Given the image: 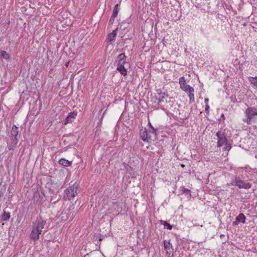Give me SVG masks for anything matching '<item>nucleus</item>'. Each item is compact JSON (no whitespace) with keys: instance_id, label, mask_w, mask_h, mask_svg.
<instances>
[{"instance_id":"obj_30","label":"nucleus","mask_w":257,"mask_h":257,"mask_svg":"<svg viewBox=\"0 0 257 257\" xmlns=\"http://www.w3.org/2000/svg\"><path fill=\"white\" fill-rule=\"evenodd\" d=\"M161 222L163 223V224L164 225L165 227L166 226V225L168 223L167 222L165 221H162L161 220Z\"/></svg>"},{"instance_id":"obj_21","label":"nucleus","mask_w":257,"mask_h":257,"mask_svg":"<svg viewBox=\"0 0 257 257\" xmlns=\"http://www.w3.org/2000/svg\"><path fill=\"white\" fill-rule=\"evenodd\" d=\"M118 5L116 4L113 9V13H112V18H115L118 14Z\"/></svg>"},{"instance_id":"obj_23","label":"nucleus","mask_w":257,"mask_h":257,"mask_svg":"<svg viewBox=\"0 0 257 257\" xmlns=\"http://www.w3.org/2000/svg\"><path fill=\"white\" fill-rule=\"evenodd\" d=\"M193 92H188L189 93L188 96L189 97L190 102H193L195 101L194 95L193 94Z\"/></svg>"},{"instance_id":"obj_4","label":"nucleus","mask_w":257,"mask_h":257,"mask_svg":"<svg viewBox=\"0 0 257 257\" xmlns=\"http://www.w3.org/2000/svg\"><path fill=\"white\" fill-rule=\"evenodd\" d=\"M230 185L237 186L239 189H249L251 187V184L250 183L241 180L238 176H235L234 178L232 179Z\"/></svg>"},{"instance_id":"obj_9","label":"nucleus","mask_w":257,"mask_h":257,"mask_svg":"<svg viewBox=\"0 0 257 257\" xmlns=\"http://www.w3.org/2000/svg\"><path fill=\"white\" fill-rule=\"evenodd\" d=\"M41 232L36 230L32 228V231L30 234V238L33 239L35 241H37L39 239L40 234H41Z\"/></svg>"},{"instance_id":"obj_25","label":"nucleus","mask_w":257,"mask_h":257,"mask_svg":"<svg viewBox=\"0 0 257 257\" xmlns=\"http://www.w3.org/2000/svg\"><path fill=\"white\" fill-rule=\"evenodd\" d=\"M209 106L208 104H206L205 106V112L208 114L209 113Z\"/></svg>"},{"instance_id":"obj_32","label":"nucleus","mask_w":257,"mask_h":257,"mask_svg":"<svg viewBox=\"0 0 257 257\" xmlns=\"http://www.w3.org/2000/svg\"><path fill=\"white\" fill-rule=\"evenodd\" d=\"M69 63V62H67V63H66V64H65V66H66V67H68Z\"/></svg>"},{"instance_id":"obj_19","label":"nucleus","mask_w":257,"mask_h":257,"mask_svg":"<svg viewBox=\"0 0 257 257\" xmlns=\"http://www.w3.org/2000/svg\"><path fill=\"white\" fill-rule=\"evenodd\" d=\"M180 190L183 193L185 194L186 195H189V196H191V191L185 188V187H181Z\"/></svg>"},{"instance_id":"obj_1","label":"nucleus","mask_w":257,"mask_h":257,"mask_svg":"<svg viewBox=\"0 0 257 257\" xmlns=\"http://www.w3.org/2000/svg\"><path fill=\"white\" fill-rule=\"evenodd\" d=\"M126 56H125L124 53H121L119 54L117 58V70L124 76L127 75V70L124 67V65L126 64Z\"/></svg>"},{"instance_id":"obj_15","label":"nucleus","mask_w":257,"mask_h":257,"mask_svg":"<svg viewBox=\"0 0 257 257\" xmlns=\"http://www.w3.org/2000/svg\"><path fill=\"white\" fill-rule=\"evenodd\" d=\"M117 29H115L108 35V40L109 42H112L114 40V38L116 37Z\"/></svg>"},{"instance_id":"obj_20","label":"nucleus","mask_w":257,"mask_h":257,"mask_svg":"<svg viewBox=\"0 0 257 257\" xmlns=\"http://www.w3.org/2000/svg\"><path fill=\"white\" fill-rule=\"evenodd\" d=\"M1 57L7 60L9 59L10 55L6 51H2L1 52Z\"/></svg>"},{"instance_id":"obj_3","label":"nucleus","mask_w":257,"mask_h":257,"mask_svg":"<svg viewBox=\"0 0 257 257\" xmlns=\"http://www.w3.org/2000/svg\"><path fill=\"white\" fill-rule=\"evenodd\" d=\"M79 185L75 183L64 191V198L65 200H71L78 194Z\"/></svg>"},{"instance_id":"obj_17","label":"nucleus","mask_w":257,"mask_h":257,"mask_svg":"<svg viewBox=\"0 0 257 257\" xmlns=\"http://www.w3.org/2000/svg\"><path fill=\"white\" fill-rule=\"evenodd\" d=\"M11 217L10 213L9 212H4V213L1 216V220L3 221H8Z\"/></svg>"},{"instance_id":"obj_18","label":"nucleus","mask_w":257,"mask_h":257,"mask_svg":"<svg viewBox=\"0 0 257 257\" xmlns=\"http://www.w3.org/2000/svg\"><path fill=\"white\" fill-rule=\"evenodd\" d=\"M248 80L251 84L257 88V76L249 77Z\"/></svg>"},{"instance_id":"obj_14","label":"nucleus","mask_w":257,"mask_h":257,"mask_svg":"<svg viewBox=\"0 0 257 257\" xmlns=\"http://www.w3.org/2000/svg\"><path fill=\"white\" fill-rule=\"evenodd\" d=\"M235 219L238 222H241L242 223H245L246 217L243 213H239V215L236 217Z\"/></svg>"},{"instance_id":"obj_28","label":"nucleus","mask_w":257,"mask_h":257,"mask_svg":"<svg viewBox=\"0 0 257 257\" xmlns=\"http://www.w3.org/2000/svg\"><path fill=\"white\" fill-rule=\"evenodd\" d=\"M239 223V222H238L236 220L235 221H233V223H232V224L233 225H238V224Z\"/></svg>"},{"instance_id":"obj_29","label":"nucleus","mask_w":257,"mask_h":257,"mask_svg":"<svg viewBox=\"0 0 257 257\" xmlns=\"http://www.w3.org/2000/svg\"><path fill=\"white\" fill-rule=\"evenodd\" d=\"M114 18L113 19L112 18V16H111V18H110V19L109 20V23L112 24L113 22L114 21Z\"/></svg>"},{"instance_id":"obj_5","label":"nucleus","mask_w":257,"mask_h":257,"mask_svg":"<svg viewBox=\"0 0 257 257\" xmlns=\"http://www.w3.org/2000/svg\"><path fill=\"white\" fill-rule=\"evenodd\" d=\"M45 224L46 221L41 216H39L36 218L34 222V225L32 228L42 232Z\"/></svg>"},{"instance_id":"obj_34","label":"nucleus","mask_w":257,"mask_h":257,"mask_svg":"<svg viewBox=\"0 0 257 257\" xmlns=\"http://www.w3.org/2000/svg\"><path fill=\"white\" fill-rule=\"evenodd\" d=\"M221 116H222V117H224V115L222 114Z\"/></svg>"},{"instance_id":"obj_13","label":"nucleus","mask_w":257,"mask_h":257,"mask_svg":"<svg viewBox=\"0 0 257 257\" xmlns=\"http://www.w3.org/2000/svg\"><path fill=\"white\" fill-rule=\"evenodd\" d=\"M19 133V128L16 125H14L12 127L11 131V135L12 138H17V135Z\"/></svg>"},{"instance_id":"obj_27","label":"nucleus","mask_w":257,"mask_h":257,"mask_svg":"<svg viewBox=\"0 0 257 257\" xmlns=\"http://www.w3.org/2000/svg\"><path fill=\"white\" fill-rule=\"evenodd\" d=\"M149 125H150V127H151V128H152V130H153L154 133H155V132L156 131V129H155V128L153 127V126H152V125L151 124V123H149Z\"/></svg>"},{"instance_id":"obj_22","label":"nucleus","mask_w":257,"mask_h":257,"mask_svg":"<svg viewBox=\"0 0 257 257\" xmlns=\"http://www.w3.org/2000/svg\"><path fill=\"white\" fill-rule=\"evenodd\" d=\"M164 247H165V249L167 250H170L172 247V245L170 243V242L168 241L167 240H164Z\"/></svg>"},{"instance_id":"obj_24","label":"nucleus","mask_w":257,"mask_h":257,"mask_svg":"<svg viewBox=\"0 0 257 257\" xmlns=\"http://www.w3.org/2000/svg\"><path fill=\"white\" fill-rule=\"evenodd\" d=\"M224 145H225V147L224 148V150L225 151H229L231 148V145L228 143V141Z\"/></svg>"},{"instance_id":"obj_10","label":"nucleus","mask_w":257,"mask_h":257,"mask_svg":"<svg viewBox=\"0 0 257 257\" xmlns=\"http://www.w3.org/2000/svg\"><path fill=\"white\" fill-rule=\"evenodd\" d=\"M140 135L144 142H148L149 138H148V132L146 128L141 129Z\"/></svg>"},{"instance_id":"obj_6","label":"nucleus","mask_w":257,"mask_h":257,"mask_svg":"<svg viewBox=\"0 0 257 257\" xmlns=\"http://www.w3.org/2000/svg\"><path fill=\"white\" fill-rule=\"evenodd\" d=\"M216 136L217 137L218 140L217 144V146L218 147L223 146L224 144L227 142L226 137L224 132L219 131L216 133Z\"/></svg>"},{"instance_id":"obj_8","label":"nucleus","mask_w":257,"mask_h":257,"mask_svg":"<svg viewBox=\"0 0 257 257\" xmlns=\"http://www.w3.org/2000/svg\"><path fill=\"white\" fill-rule=\"evenodd\" d=\"M169 95L167 93L162 92L161 90H157V95L156 96L159 102H163L165 99L168 97Z\"/></svg>"},{"instance_id":"obj_16","label":"nucleus","mask_w":257,"mask_h":257,"mask_svg":"<svg viewBox=\"0 0 257 257\" xmlns=\"http://www.w3.org/2000/svg\"><path fill=\"white\" fill-rule=\"evenodd\" d=\"M59 163L64 166L68 167L70 166L71 164V162L68 160L65 159H61L59 161Z\"/></svg>"},{"instance_id":"obj_2","label":"nucleus","mask_w":257,"mask_h":257,"mask_svg":"<svg viewBox=\"0 0 257 257\" xmlns=\"http://www.w3.org/2000/svg\"><path fill=\"white\" fill-rule=\"evenodd\" d=\"M246 118L243 121L248 124L255 122V116L257 115V108L254 107H249L245 111Z\"/></svg>"},{"instance_id":"obj_12","label":"nucleus","mask_w":257,"mask_h":257,"mask_svg":"<svg viewBox=\"0 0 257 257\" xmlns=\"http://www.w3.org/2000/svg\"><path fill=\"white\" fill-rule=\"evenodd\" d=\"M12 143L8 146V148L9 150L14 151L16 148V146L18 143V139L16 137L12 138Z\"/></svg>"},{"instance_id":"obj_7","label":"nucleus","mask_w":257,"mask_h":257,"mask_svg":"<svg viewBox=\"0 0 257 257\" xmlns=\"http://www.w3.org/2000/svg\"><path fill=\"white\" fill-rule=\"evenodd\" d=\"M179 83L180 88L184 91L186 92L194 91V89L192 87L186 84L184 77L180 78Z\"/></svg>"},{"instance_id":"obj_26","label":"nucleus","mask_w":257,"mask_h":257,"mask_svg":"<svg viewBox=\"0 0 257 257\" xmlns=\"http://www.w3.org/2000/svg\"><path fill=\"white\" fill-rule=\"evenodd\" d=\"M166 227L167 228L171 230L172 229V225H171L169 223H168L167 225H166V226L165 227Z\"/></svg>"},{"instance_id":"obj_33","label":"nucleus","mask_w":257,"mask_h":257,"mask_svg":"<svg viewBox=\"0 0 257 257\" xmlns=\"http://www.w3.org/2000/svg\"><path fill=\"white\" fill-rule=\"evenodd\" d=\"M38 194V193H35V194H34V197H35V196L36 195H37Z\"/></svg>"},{"instance_id":"obj_31","label":"nucleus","mask_w":257,"mask_h":257,"mask_svg":"<svg viewBox=\"0 0 257 257\" xmlns=\"http://www.w3.org/2000/svg\"><path fill=\"white\" fill-rule=\"evenodd\" d=\"M209 101V99L208 98H205L204 99V102H205L206 104H208Z\"/></svg>"},{"instance_id":"obj_11","label":"nucleus","mask_w":257,"mask_h":257,"mask_svg":"<svg viewBox=\"0 0 257 257\" xmlns=\"http://www.w3.org/2000/svg\"><path fill=\"white\" fill-rule=\"evenodd\" d=\"M77 115V112L73 111L69 113L68 115L67 116V117L65 119L64 123L65 124L70 123L72 121L73 119H74Z\"/></svg>"}]
</instances>
